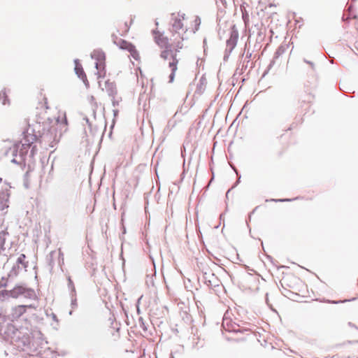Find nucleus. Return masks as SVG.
Here are the masks:
<instances>
[{"label": "nucleus", "mask_w": 358, "mask_h": 358, "mask_svg": "<svg viewBox=\"0 0 358 358\" xmlns=\"http://www.w3.org/2000/svg\"><path fill=\"white\" fill-rule=\"evenodd\" d=\"M114 43L122 50H127L130 55L136 60H138L140 57L138 51L136 50L135 47L129 42L121 39L117 38L114 41Z\"/></svg>", "instance_id": "4"}, {"label": "nucleus", "mask_w": 358, "mask_h": 358, "mask_svg": "<svg viewBox=\"0 0 358 358\" xmlns=\"http://www.w3.org/2000/svg\"><path fill=\"white\" fill-rule=\"evenodd\" d=\"M173 20L172 27L176 32L183 29L184 24L182 22L185 20V15L177 14V15L173 17Z\"/></svg>", "instance_id": "6"}, {"label": "nucleus", "mask_w": 358, "mask_h": 358, "mask_svg": "<svg viewBox=\"0 0 358 358\" xmlns=\"http://www.w3.org/2000/svg\"><path fill=\"white\" fill-rule=\"evenodd\" d=\"M158 45L164 48L161 52V57L169 62V66L171 69L170 75L171 80H173L175 73L177 71L178 59H176V51L172 50V46L169 43L168 39L162 35H158Z\"/></svg>", "instance_id": "1"}, {"label": "nucleus", "mask_w": 358, "mask_h": 358, "mask_svg": "<svg viewBox=\"0 0 358 358\" xmlns=\"http://www.w3.org/2000/svg\"><path fill=\"white\" fill-rule=\"evenodd\" d=\"M134 22V17L129 15L124 20L117 22V33L120 36L126 35L130 29L131 25Z\"/></svg>", "instance_id": "5"}, {"label": "nucleus", "mask_w": 358, "mask_h": 358, "mask_svg": "<svg viewBox=\"0 0 358 358\" xmlns=\"http://www.w3.org/2000/svg\"><path fill=\"white\" fill-rule=\"evenodd\" d=\"M34 308L31 305L29 306H17L12 310V317L13 319L20 318L27 310V308Z\"/></svg>", "instance_id": "8"}, {"label": "nucleus", "mask_w": 358, "mask_h": 358, "mask_svg": "<svg viewBox=\"0 0 358 358\" xmlns=\"http://www.w3.org/2000/svg\"><path fill=\"white\" fill-rule=\"evenodd\" d=\"M230 320L228 318H224L222 327L228 331H234L235 334L232 337H227L229 341H234L238 343H247L253 336V331L250 329L243 330L236 329L229 325Z\"/></svg>", "instance_id": "2"}, {"label": "nucleus", "mask_w": 358, "mask_h": 358, "mask_svg": "<svg viewBox=\"0 0 358 358\" xmlns=\"http://www.w3.org/2000/svg\"><path fill=\"white\" fill-rule=\"evenodd\" d=\"M75 71L78 76L83 81L86 86H89L87 76L83 69L82 64L78 60H75Z\"/></svg>", "instance_id": "7"}, {"label": "nucleus", "mask_w": 358, "mask_h": 358, "mask_svg": "<svg viewBox=\"0 0 358 358\" xmlns=\"http://www.w3.org/2000/svg\"><path fill=\"white\" fill-rule=\"evenodd\" d=\"M69 283H72V280L70 278H69Z\"/></svg>", "instance_id": "19"}, {"label": "nucleus", "mask_w": 358, "mask_h": 358, "mask_svg": "<svg viewBox=\"0 0 358 358\" xmlns=\"http://www.w3.org/2000/svg\"><path fill=\"white\" fill-rule=\"evenodd\" d=\"M34 140V136H31L29 139V137L24 134V142H22V146L29 147L33 143Z\"/></svg>", "instance_id": "13"}, {"label": "nucleus", "mask_w": 358, "mask_h": 358, "mask_svg": "<svg viewBox=\"0 0 358 358\" xmlns=\"http://www.w3.org/2000/svg\"><path fill=\"white\" fill-rule=\"evenodd\" d=\"M92 58L94 59L96 62V68L97 69L98 78H104L106 76V55L101 50H94L92 55Z\"/></svg>", "instance_id": "3"}, {"label": "nucleus", "mask_w": 358, "mask_h": 358, "mask_svg": "<svg viewBox=\"0 0 358 358\" xmlns=\"http://www.w3.org/2000/svg\"><path fill=\"white\" fill-rule=\"evenodd\" d=\"M37 99L38 101V108L48 109L49 106H48V99L45 95L42 92H39L37 95Z\"/></svg>", "instance_id": "9"}, {"label": "nucleus", "mask_w": 358, "mask_h": 358, "mask_svg": "<svg viewBox=\"0 0 358 358\" xmlns=\"http://www.w3.org/2000/svg\"><path fill=\"white\" fill-rule=\"evenodd\" d=\"M0 99H1L3 105L10 103V100L8 99V94H7V92L6 90L1 91L0 92Z\"/></svg>", "instance_id": "14"}, {"label": "nucleus", "mask_w": 358, "mask_h": 358, "mask_svg": "<svg viewBox=\"0 0 358 358\" xmlns=\"http://www.w3.org/2000/svg\"><path fill=\"white\" fill-rule=\"evenodd\" d=\"M25 292V289L22 286H17L13 288L12 290L8 291L6 296H11L13 298H17L19 296L23 294Z\"/></svg>", "instance_id": "10"}, {"label": "nucleus", "mask_w": 358, "mask_h": 358, "mask_svg": "<svg viewBox=\"0 0 358 358\" xmlns=\"http://www.w3.org/2000/svg\"><path fill=\"white\" fill-rule=\"evenodd\" d=\"M294 281H296V282H302L299 278H294Z\"/></svg>", "instance_id": "17"}, {"label": "nucleus", "mask_w": 358, "mask_h": 358, "mask_svg": "<svg viewBox=\"0 0 358 358\" xmlns=\"http://www.w3.org/2000/svg\"><path fill=\"white\" fill-rule=\"evenodd\" d=\"M26 258L27 257L24 254H21L17 259V264L22 265V266L24 268H27L28 266V264H29V262L27 261H26Z\"/></svg>", "instance_id": "12"}, {"label": "nucleus", "mask_w": 358, "mask_h": 358, "mask_svg": "<svg viewBox=\"0 0 358 358\" xmlns=\"http://www.w3.org/2000/svg\"><path fill=\"white\" fill-rule=\"evenodd\" d=\"M190 22L192 24L191 27H188L186 28V30H191L193 32L196 31L201 24V20L198 16H194L191 20Z\"/></svg>", "instance_id": "11"}, {"label": "nucleus", "mask_w": 358, "mask_h": 358, "mask_svg": "<svg viewBox=\"0 0 358 358\" xmlns=\"http://www.w3.org/2000/svg\"><path fill=\"white\" fill-rule=\"evenodd\" d=\"M48 132H50L51 134H56L57 133V129L55 128V127L54 126H52L48 130Z\"/></svg>", "instance_id": "16"}, {"label": "nucleus", "mask_w": 358, "mask_h": 358, "mask_svg": "<svg viewBox=\"0 0 358 358\" xmlns=\"http://www.w3.org/2000/svg\"><path fill=\"white\" fill-rule=\"evenodd\" d=\"M6 286V283L0 282V296H5L8 294V291L3 289Z\"/></svg>", "instance_id": "15"}, {"label": "nucleus", "mask_w": 358, "mask_h": 358, "mask_svg": "<svg viewBox=\"0 0 358 358\" xmlns=\"http://www.w3.org/2000/svg\"><path fill=\"white\" fill-rule=\"evenodd\" d=\"M153 171H154V172H155V173H157V165H155V166H153Z\"/></svg>", "instance_id": "18"}]
</instances>
